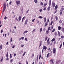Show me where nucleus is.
Wrapping results in <instances>:
<instances>
[{
  "instance_id": "f257e3e1",
  "label": "nucleus",
  "mask_w": 64,
  "mask_h": 64,
  "mask_svg": "<svg viewBox=\"0 0 64 64\" xmlns=\"http://www.w3.org/2000/svg\"><path fill=\"white\" fill-rule=\"evenodd\" d=\"M16 3L18 6L20 4V1H19V0L16 1Z\"/></svg>"
},
{
  "instance_id": "f03ea898",
  "label": "nucleus",
  "mask_w": 64,
  "mask_h": 64,
  "mask_svg": "<svg viewBox=\"0 0 64 64\" xmlns=\"http://www.w3.org/2000/svg\"><path fill=\"white\" fill-rule=\"evenodd\" d=\"M56 48H54L52 49V52L54 54H55L56 53Z\"/></svg>"
},
{
  "instance_id": "7ed1b4c3",
  "label": "nucleus",
  "mask_w": 64,
  "mask_h": 64,
  "mask_svg": "<svg viewBox=\"0 0 64 64\" xmlns=\"http://www.w3.org/2000/svg\"><path fill=\"white\" fill-rule=\"evenodd\" d=\"M52 5L53 8H54V7H55V4L54 2H52Z\"/></svg>"
},
{
  "instance_id": "20e7f679",
  "label": "nucleus",
  "mask_w": 64,
  "mask_h": 64,
  "mask_svg": "<svg viewBox=\"0 0 64 64\" xmlns=\"http://www.w3.org/2000/svg\"><path fill=\"white\" fill-rule=\"evenodd\" d=\"M6 9V3L4 2V4L3 9H4L5 10Z\"/></svg>"
},
{
  "instance_id": "39448f33",
  "label": "nucleus",
  "mask_w": 64,
  "mask_h": 64,
  "mask_svg": "<svg viewBox=\"0 0 64 64\" xmlns=\"http://www.w3.org/2000/svg\"><path fill=\"white\" fill-rule=\"evenodd\" d=\"M42 48L44 50H44H46L47 48V47L45 46H44L42 47Z\"/></svg>"
},
{
  "instance_id": "423d86ee",
  "label": "nucleus",
  "mask_w": 64,
  "mask_h": 64,
  "mask_svg": "<svg viewBox=\"0 0 64 64\" xmlns=\"http://www.w3.org/2000/svg\"><path fill=\"white\" fill-rule=\"evenodd\" d=\"M51 5V0H50L49 2V6H50Z\"/></svg>"
},
{
  "instance_id": "0eeeda50",
  "label": "nucleus",
  "mask_w": 64,
  "mask_h": 64,
  "mask_svg": "<svg viewBox=\"0 0 64 64\" xmlns=\"http://www.w3.org/2000/svg\"><path fill=\"white\" fill-rule=\"evenodd\" d=\"M18 19L19 21H21V16H19L18 17Z\"/></svg>"
},
{
  "instance_id": "6e6552de",
  "label": "nucleus",
  "mask_w": 64,
  "mask_h": 64,
  "mask_svg": "<svg viewBox=\"0 0 64 64\" xmlns=\"http://www.w3.org/2000/svg\"><path fill=\"white\" fill-rule=\"evenodd\" d=\"M55 18L56 21H58V17L57 16H55Z\"/></svg>"
},
{
  "instance_id": "1a4fd4ad",
  "label": "nucleus",
  "mask_w": 64,
  "mask_h": 64,
  "mask_svg": "<svg viewBox=\"0 0 64 64\" xmlns=\"http://www.w3.org/2000/svg\"><path fill=\"white\" fill-rule=\"evenodd\" d=\"M54 41H55V38H53L51 42H53Z\"/></svg>"
},
{
  "instance_id": "9d476101",
  "label": "nucleus",
  "mask_w": 64,
  "mask_h": 64,
  "mask_svg": "<svg viewBox=\"0 0 64 64\" xmlns=\"http://www.w3.org/2000/svg\"><path fill=\"white\" fill-rule=\"evenodd\" d=\"M28 32V30H26L24 32L23 34H24L25 33H27V32Z\"/></svg>"
},
{
  "instance_id": "9b49d317",
  "label": "nucleus",
  "mask_w": 64,
  "mask_h": 64,
  "mask_svg": "<svg viewBox=\"0 0 64 64\" xmlns=\"http://www.w3.org/2000/svg\"><path fill=\"white\" fill-rule=\"evenodd\" d=\"M50 6H49L48 7L47 10L48 11H50Z\"/></svg>"
},
{
  "instance_id": "f8f14e48",
  "label": "nucleus",
  "mask_w": 64,
  "mask_h": 64,
  "mask_svg": "<svg viewBox=\"0 0 64 64\" xmlns=\"http://www.w3.org/2000/svg\"><path fill=\"white\" fill-rule=\"evenodd\" d=\"M57 32H55V33H54V35H55V36H56H56H57Z\"/></svg>"
},
{
  "instance_id": "ddd939ff",
  "label": "nucleus",
  "mask_w": 64,
  "mask_h": 64,
  "mask_svg": "<svg viewBox=\"0 0 64 64\" xmlns=\"http://www.w3.org/2000/svg\"><path fill=\"white\" fill-rule=\"evenodd\" d=\"M27 22H28V20L26 19L25 21V24H27Z\"/></svg>"
},
{
  "instance_id": "4468645a",
  "label": "nucleus",
  "mask_w": 64,
  "mask_h": 64,
  "mask_svg": "<svg viewBox=\"0 0 64 64\" xmlns=\"http://www.w3.org/2000/svg\"><path fill=\"white\" fill-rule=\"evenodd\" d=\"M58 8V6L57 5L55 7L54 10H56V9H57Z\"/></svg>"
},
{
  "instance_id": "2eb2a0df",
  "label": "nucleus",
  "mask_w": 64,
  "mask_h": 64,
  "mask_svg": "<svg viewBox=\"0 0 64 64\" xmlns=\"http://www.w3.org/2000/svg\"><path fill=\"white\" fill-rule=\"evenodd\" d=\"M34 56V54H32L31 56L30 57V58H32V57H33Z\"/></svg>"
},
{
  "instance_id": "dca6fc26",
  "label": "nucleus",
  "mask_w": 64,
  "mask_h": 64,
  "mask_svg": "<svg viewBox=\"0 0 64 64\" xmlns=\"http://www.w3.org/2000/svg\"><path fill=\"white\" fill-rule=\"evenodd\" d=\"M50 62L52 63V64H53L54 63V62H53V60H50Z\"/></svg>"
},
{
  "instance_id": "f3484780",
  "label": "nucleus",
  "mask_w": 64,
  "mask_h": 64,
  "mask_svg": "<svg viewBox=\"0 0 64 64\" xmlns=\"http://www.w3.org/2000/svg\"><path fill=\"white\" fill-rule=\"evenodd\" d=\"M47 2H46V4H44V7H45V6H46L47 5Z\"/></svg>"
},
{
  "instance_id": "a211bd4d",
  "label": "nucleus",
  "mask_w": 64,
  "mask_h": 64,
  "mask_svg": "<svg viewBox=\"0 0 64 64\" xmlns=\"http://www.w3.org/2000/svg\"><path fill=\"white\" fill-rule=\"evenodd\" d=\"M47 38H48V37L47 36H46L45 38L44 39V41H46V40H47Z\"/></svg>"
},
{
  "instance_id": "6ab92c4d",
  "label": "nucleus",
  "mask_w": 64,
  "mask_h": 64,
  "mask_svg": "<svg viewBox=\"0 0 64 64\" xmlns=\"http://www.w3.org/2000/svg\"><path fill=\"white\" fill-rule=\"evenodd\" d=\"M20 54H22L23 53V50H21L20 51Z\"/></svg>"
},
{
  "instance_id": "aec40b11",
  "label": "nucleus",
  "mask_w": 64,
  "mask_h": 64,
  "mask_svg": "<svg viewBox=\"0 0 64 64\" xmlns=\"http://www.w3.org/2000/svg\"><path fill=\"white\" fill-rule=\"evenodd\" d=\"M61 29V27H60V26H59L58 27V30H60Z\"/></svg>"
},
{
  "instance_id": "412c9836",
  "label": "nucleus",
  "mask_w": 64,
  "mask_h": 64,
  "mask_svg": "<svg viewBox=\"0 0 64 64\" xmlns=\"http://www.w3.org/2000/svg\"><path fill=\"white\" fill-rule=\"evenodd\" d=\"M47 44L49 45L50 44V42H47Z\"/></svg>"
},
{
  "instance_id": "4be33fe9",
  "label": "nucleus",
  "mask_w": 64,
  "mask_h": 64,
  "mask_svg": "<svg viewBox=\"0 0 64 64\" xmlns=\"http://www.w3.org/2000/svg\"><path fill=\"white\" fill-rule=\"evenodd\" d=\"M6 56L7 58H8V52H7L6 54Z\"/></svg>"
},
{
  "instance_id": "5701e85b",
  "label": "nucleus",
  "mask_w": 64,
  "mask_h": 64,
  "mask_svg": "<svg viewBox=\"0 0 64 64\" xmlns=\"http://www.w3.org/2000/svg\"><path fill=\"white\" fill-rule=\"evenodd\" d=\"M16 21H18L19 20L17 19V18H15Z\"/></svg>"
},
{
  "instance_id": "b1692460",
  "label": "nucleus",
  "mask_w": 64,
  "mask_h": 64,
  "mask_svg": "<svg viewBox=\"0 0 64 64\" xmlns=\"http://www.w3.org/2000/svg\"><path fill=\"white\" fill-rule=\"evenodd\" d=\"M62 32H64V28H62Z\"/></svg>"
},
{
  "instance_id": "393cba45",
  "label": "nucleus",
  "mask_w": 64,
  "mask_h": 64,
  "mask_svg": "<svg viewBox=\"0 0 64 64\" xmlns=\"http://www.w3.org/2000/svg\"><path fill=\"white\" fill-rule=\"evenodd\" d=\"M46 18H44V22H46Z\"/></svg>"
},
{
  "instance_id": "a878e982",
  "label": "nucleus",
  "mask_w": 64,
  "mask_h": 64,
  "mask_svg": "<svg viewBox=\"0 0 64 64\" xmlns=\"http://www.w3.org/2000/svg\"><path fill=\"white\" fill-rule=\"evenodd\" d=\"M38 18H40V19H42V18H43V17L41 16H39L38 17Z\"/></svg>"
},
{
  "instance_id": "bb28decb",
  "label": "nucleus",
  "mask_w": 64,
  "mask_h": 64,
  "mask_svg": "<svg viewBox=\"0 0 64 64\" xmlns=\"http://www.w3.org/2000/svg\"><path fill=\"white\" fill-rule=\"evenodd\" d=\"M25 16L24 17L22 18V22H23V20H24V19H25Z\"/></svg>"
},
{
  "instance_id": "cd10ccee",
  "label": "nucleus",
  "mask_w": 64,
  "mask_h": 64,
  "mask_svg": "<svg viewBox=\"0 0 64 64\" xmlns=\"http://www.w3.org/2000/svg\"><path fill=\"white\" fill-rule=\"evenodd\" d=\"M64 10V8H62L61 9V10H60V11H62V12Z\"/></svg>"
},
{
  "instance_id": "c85d7f7f",
  "label": "nucleus",
  "mask_w": 64,
  "mask_h": 64,
  "mask_svg": "<svg viewBox=\"0 0 64 64\" xmlns=\"http://www.w3.org/2000/svg\"><path fill=\"white\" fill-rule=\"evenodd\" d=\"M2 45H0V49L1 50V49H2Z\"/></svg>"
},
{
  "instance_id": "c756f323",
  "label": "nucleus",
  "mask_w": 64,
  "mask_h": 64,
  "mask_svg": "<svg viewBox=\"0 0 64 64\" xmlns=\"http://www.w3.org/2000/svg\"><path fill=\"white\" fill-rule=\"evenodd\" d=\"M57 62L59 64V63L61 62V60H59L57 61Z\"/></svg>"
},
{
  "instance_id": "7c9ffc66",
  "label": "nucleus",
  "mask_w": 64,
  "mask_h": 64,
  "mask_svg": "<svg viewBox=\"0 0 64 64\" xmlns=\"http://www.w3.org/2000/svg\"><path fill=\"white\" fill-rule=\"evenodd\" d=\"M42 28H40V32H42Z\"/></svg>"
},
{
  "instance_id": "2f4dec72",
  "label": "nucleus",
  "mask_w": 64,
  "mask_h": 64,
  "mask_svg": "<svg viewBox=\"0 0 64 64\" xmlns=\"http://www.w3.org/2000/svg\"><path fill=\"white\" fill-rule=\"evenodd\" d=\"M38 1V0H34V2H35V3H37Z\"/></svg>"
},
{
  "instance_id": "473e14b6",
  "label": "nucleus",
  "mask_w": 64,
  "mask_h": 64,
  "mask_svg": "<svg viewBox=\"0 0 64 64\" xmlns=\"http://www.w3.org/2000/svg\"><path fill=\"white\" fill-rule=\"evenodd\" d=\"M13 62V59H12L10 60V63H12V62Z\"/></svg>"
},
{
  "instance_id": "72a5a7b5",
  "label": "nucleus",
  "mask_w": 64,
  "mask_h": 64,
  "mask_svg": "<svg viewBox=\"0 0 64 64\" xmlns=\"http://www.w3.org/2000/svg\"><path fill=\"white\" fill-rule=\"evenodd\" d=\"M24 39V37L23 36L21 38L22 40H23Z\"/></svg>"
},
{
  "instance_id": "f704fd0d",
  "label": "nucleus",
  "mask_w": 64,
  "mask_h": 64,
  "mask_svg": "<svg viewBox=\"0 0 64 64\" xmlns=\"http://www.w3.org/2000/svg\"><path fill=\"white\" fill-rule=\"evenodd\" d=\"M47 22H45V24H44V26H47Z\"/></svg>"
},
{
  "instance_id": "c9c22d12",
  "label": "nucleus",
  "mask_w": 64,
  "mask_h": 64,
  "mask_svg": "<svg viewBox=\"0 0 64 64\" xmlns=\"http://www.w3.org/2000/svg\"><path fill=\"white\" fill-rule=\"evenodd\" d=\"M49 54H50L49 53L48 54H47V55L46 56V58H48V56H49Z\"/></svg>"
},
{
  "instance_id": "e433bc0d",
  "label": "nucleus",
  "mask_w": 64,
  "mask_h": 64,
  "mask_svg": "<svg viewBox=\"0 0 64 64\" xmlns=\"http://www.w3.org/2000/svg\"><path fill=\"white\" fill-rule=\"evenodd\" d=\"M58 36H60V32H59V31H58Z\"/></svg>"
},
{
  "instance_id": "4c0bfd02",
  "label": "nucleus",
  "mask_w": 64,
  "mask_h": 64,
  "mask_svg": "<svg viewBox=\"0 0 64 64\" xmlns=\"http://www.w3.org/2000/svg\"><path fill=\"white\" fill-rule=\"evenodd\" d=\"M3 30H2L0 32V33H1V34H2V33H3Z\"/></svg>"
},
{
  "instance_id": "58836bf2",
  "label": "nucleus",
  "mask_w": 64,
  "mask_h": 64,
  "mask_svg": "<svg viewBox=\"0 0 64 64\" xmlns=\"http://www.w3.org/2000/svg\"><path fill=\"white\" fill-rule=\"evenodd\" d=\"M55 31V29L54 28L53 30L52 31V32H54V31Z\"/></svg>"
},
{
  "instance_id": "ea45409f",
  "label": "nucleus",
  "mask_w": 64,
  "mask_h": 64,
  "mask_svg": "<svg viewBox=\"0 0 64 64\" xmlns=\"http://www.w3.org/2000/svg\"><path fill=\"white\" fill-rule=\"evenodd\" d=\"M24 40L26 41H28V40L27 39V38H25L24 39Z\"/></svg>"
},
{
  "instance_id": "a19ab883",
  "label": "nucleus",
  "mask_w": 64,
  "mask_h": 64,
  "mask_svg": "<svg viewBox=\"0 0 64 64\" xmlns=\"http://www.w3.org/2000/svg\"><path fill=\"white\" fill-rule=\"evenodd\" d=\"M62 44H61L60 46V48H61L62 47Z\"/></svg>"
},
{
  "instance_id": "79ce46f5",
  "label": "nucleus",
  "mask_w": 64,
  "mask_h": 64,
  "mask_svg": "<svg viewBox=\"0 0 64 64\" xmlns=\"http://www.w3.org/2000/svg\"><path fill=\"white\" fill-rule=\"evenodd\" d=\"M29 10H27L26 12V14H27V13H28V12L29 11Z\"/></svg>"
},
{
  "instance_id": "37998d69",
  "label": "nucleus",
  "mask_w": 64,
  "mask_h": 64,
  "mask_svg": "<svg viewBox=\"0 0 64 64\" xmlns=\"http://www.w3.org/2000/svg\"><path fill=\"white\" fill-rule=\"evenodd\" d=\"M12 3V1L11 0H10V2L9 3L10 5H11Z\"/></svg>"
},
{
  "instance_id": "c03bdc74",
  "label": "nucleus",
  "mask_w": 64,
  "mask_h": 64,
  "mask_svg": "<svg viewBox=\"0 0 64 64\" xmlns=\"http://www.w3.org/2000/svg\"><path fill=\"white\" fill-rule=\"evenodd\" d=\"M46 33L47 34H48L49 33V31L48 30H47L46 31Z\"/></svg>"
},
{
  "instance_id": "a18cd8bd",
  "label": "nucleus",
  "mask_w": 64,
  "mask_h": 64,
  "mask_svg": "<svg viewBox=\"0 0 64 64\" xmlns=\"http://www.w3.org/2000/svg\"><path fill=\"white\" fill-rule=\"evenodd\" d=\"M61 38L62 39H63L64 38V36H61Z\"/></svg>"
},
{
  "instance_id": "49530a36",
  "label": "nucleus",
  "mask_w": 64,
  "mask_h": 64,
  "mask_svg": "<svg viewBox=\"0 0 64 64\" xmlns=\"http://www.w3.org/2000/svg\"><path fill=\"white\" fill-rule=\"evenodd\" d=\"M25 54H26V52H24V53L23 54V56H24V55H25Z\"/></svg>"
},
{
  "instance_id": "de8ad7c7",
  "label": "nucleus",
  "mask_w": 64,
  "mask_h": 64,
  "mask_svg": "<svg viewBox=\"0 0 64 64\" xmlns=\"http://www.w3.org/2000/svg\"><path fill=\"white\" fill-rule=\"evenodd\" d=\"M38 57L37 56L36 60V61H37V62H38Z\"/></svg>"
},
{
  "instance_id": "09e8293b",
  "label": "nucleus",
  "mask_w": 64,
  "mask_h": 64,
  "mask_svg": "<svg viewBox=\"0 0 64 64\" xmlns=\"http://www.w3.org/2000/svg\"><path fill=\"white\" fill-rule=\"evenodd\" d=\"M62 21H61V20H60L59 22L60 23H62Z\"/></svg>"
},
{
  "instance_id": "8fccbe9b",
  "label": "nucleus",
  "mask_w": 64,
  "mask_h": 64,
  "mask_svg": "<svg viewBox=\"0 0 64 64\" xmlns=\"http://www.w3.org/2000/svg\"><path fill=\"white\" fill-rule=\"evenodd\" d=\"M52 24H53V21H52L51 22L50 24V25H51V26L52 25Z\"/></svg>"
},
{
  "instance_id": "3c124183",
  "label": "nucleus",
  "mask_w": 64,
  "mask_h": 64,
  "mask_svg": "<svg viewBox=\"0 0 64 64\" xmlns=\"http://www.w3.org/2000/svg\"><path fill=\"white\" fill-rule=\"evenodd\" d=\"M42 9H40V12H42Z\"/></svg>"
},
{
  "instance_id": "603ef678",
  "label": "nucleus",
  "mask_w": 64,
  "mask_h": 64,
  "mask_svg": "<svg viewBox=\"0 0 64 64\" xmlns=\"http://www.w3.org/2000/svg\"><path fill=\"white\" fill-rule=\"evenodd\" d=\"M10 42H12V38L11 37L10 38Z\"/></svg>"
},
{
  "instance_id": "864d4df0",
  "label": "nucleus",
  "mask_w": 64,
  "mask_h": 64,
  "mask_svg": "<svg viewBox=\"0 0 64 64\" xmlns=\"http://www.w3.org/2000/svg\"><path fill=\"white\" fill-rule=\"evenodd\" d=\"M46 8L44 7V10H46Z\"/></svg>"
},
{
  "instance_id": "5fc2aeb1",
  "label": "nucleus",
  "mask_w": 64,
  "mask_h": 64,
  "mask_svg": "<svg viewBox=\"0 0 64 64\" xmlns=\"http://www.w3.org/2000/svg\"><path fill=\"white\" fill-rule=\"evenodd\" d=\"M50 27H49L48 28V31H49V30H50Z\"/></svg>"
},
{
  "instance_id": "6e6d98bb",
  "label": "nucleus",
  "mask_w": 64,
  "mask_h": 64,
  "mask_svg": "<svg viewBox=\"0 0 64 64\" xmlns=\"http://www.w3.org/2000/svg\"><path fill=\"white\" fill-rule=\"evenodd\" d=\"M4 19L5 20H6V19H7V17L6 16H5L4 17Z\"/></svg>"
},
{
  "instance_id": "4d7b16f0",
  "label": "nucleus",
  "mask_w": 64,
  "mask_h": 64,
  "mask_svg": "<svg viewBox=\"0 0 64 64\" xmlns=\"http://www.w3.org/2000/svg\"><path fill=\"white\" fill-rule=\"evenodd\" d=\"M10 59H11V58H12V56H11V54H10Z\"/></svg>"
},
{
  "instance_id": "13d9d810",
  "label": "nucleus",
  "mask_w": 64,
  "mask_h": 64,
  "mask_svg": "<svg viewBox=\"0 0 64 64\" xmlns=\"http://www.w3.org/2000/svg\"><path fill=\"white\" fill-rule=\"evenodd\" d=\"M44 51V49H42V53H43V52Z\"/></svg>"
},
{
  "instance_id": "bf43d9fd",
  "label": "nucleus",
  "mask_w": 64,
  "mask_h": 64,
  "mask_svg": "<svg viewBox=\"0 0 64 64\" xmlns=\"http://www.w3.org/2000/svg\"><path fill=\"white\" fill-rule=\"evenodd\" d=\"M3 57L0 60V62H2V61H3Z\"/></svg>"
},
{
  "instance_id": "052dcab7",
  "label": "nucleus",
  "mask_w": 64,
  "mask_h": 64,
  "mask_svg": "<svg viewBox=\"0 0 64 64\" xmlns=\"http://www.w3.org/2000/svg\"><path fill=\"white\" fill-rule=\"evenodd\" d=\"M35 30H36V29H34L32 31L33 32H35Z\"/></svg>"
},
{
  "instance_id": "680f3d73",
  "label": "nucleus",
  "mask_w": 64,
  "mask_h": 64,
  "mask_svg": "<svg viewBox=\"0 0 64 64\" xmlns=\"http://www.w3.org/2000/svg\"><path fill=\"white\" fill-rule=\"evenodd\" d=\"M40 4H41V5H42V6L43 5V2H41Z\"/></svg>"
},
{
  "instance_id": "e2e57ef3",
  "label": "nucleus",
  "mask_w": 64,
  "mask_h": 64,
  "mask_svg": "<svg viewBox=\"0 0 64 64\" xmlns=\"http://www.w3.org/2000/svg\"><path fill=\"white\" fill-rule=\"evenodd\" d=\"M60 15H62V11H61V12H60Z\"/></svg>"
},
{
  "instance_id": "0e129e2a",
  "label": "nucleus",
  "mask_w": 64,
  "mask_h": 64,
  "mask_svg": "<svg viewBox=\"0 0 64 64\" xmlns=\"http://www.w3.org/2000/svg\"><path fill=\"white\" fill-rule=\"evenodd\" d=\"M35 19H32V22H34V20H35Z\"/></svg>"
},
{
  "instance_id": "69168bd1",
  "label": "nucleus",
  "mask_w": 64,
  "mask_h": 64,
  "mask_svg": "<svg viewBox=\"0 0 64 64\" xmlns=\"http://www.w3.org/2000/svg\"><path fill=\"white\" fill-rule=\"evenodd\" d=\"M47 42H49V38H48L47 40Z\"/></svg>"
},
{
  "instance_id": "338daca9",
  "label": "nucleus",
  "mask_w": 64,
  "mask_h": 64,
  "mask_svg": "<svg viewBox=\"0 0 64 64\" xmlns=\"http://www.w3.org/2000/svg\"><path fill=\"white\" fill-rule=\"evenodd\" d=\"M6 60L7 61L9 60V58H6Z\"/></svg>"
},
{
  "instance_id": "774afa93",
  "label": "nucleus",
  "mask_w": 64,
  "mask_h": 64,
  "mask_svg": "<svg viewBox=\"0 0 64 64\" xmlns=\"http://www.w3.org/2000/svg\"><path fill=\"white\" fill-rule=\"evenodd\" d=\"M56 64H59L57 61L56 62Z\"/></svg>"
}]
</instances>
